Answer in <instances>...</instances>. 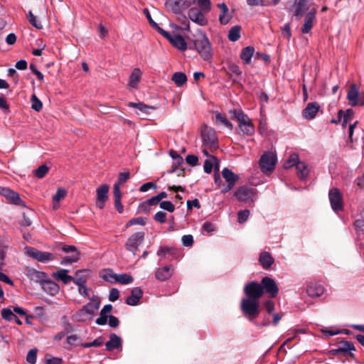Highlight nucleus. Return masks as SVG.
Masks as SVG:
<instances>
[{
	"label": "nucleus",
	"mask_w": 364,
	"mask_h": 364,
	"mask_svg": "<svg viewBox=\"0 0 364 364\" xmlns=\"http://www.w3.org/2000/svg\"><path fill=\"white\" fill-rule=\"evenodd\" d=\"M244 293L246 298L241 300L240 309L243 315L250 321H252L260 314L259 299L264 294L261 283L250 282L246 284L244 287Z\"/></svg>",
	"instance_id": "obj_1"
},
{
	"label": "nucleus",
	"mask_w": 364,
	"mask_h": 364,
	"mask_svg": "<svg viewBox=\"0 0 364 364\" xmlns=\"http://www.w3.org/2000/svg\"><path fill=\"white\" fill-rule=\"evenodd\" d=\"M233 119H236L239 124L241 132L247 135L252 136L254 134L255 129L252 120L244 113L242 109H235L230 111Z\"/></svg>",
	"instance_id": "obj_2"
},
{
	"label": "nucleus",
	"mask_w": 364,
	"mask_h": 364,
	"mask_svg": "<svg viewBox=\"0 0 364 364\" xmlns=\"http://www.w3.org/2000/svg\"><path fill=\"white\" fill-rule=\"evenodd\" d=\"M193 43L200 57L204 60H210L213 57V51L208 37L205 34H202L194 40Z\"/></svg>",
	"instance_id": "obj_3"
},
{
	"label": "nucleus",
	"mask_w": 364,
	"mask_h": 364,
	"mask_svg": "<svg viewBox=\"0 0 364 364\" xmlns=\"http://www.w3.org/2000/svg\"><path fill=\"white\" fill-rule=\"evenodd\" d=\"M277 156L273 152H264L259 159V167L263 173H270L274 169Z\"/></svg>",
	"instance_id": "obj_4"
},
{
	"label": "nucleus",
	"mask_w": 364,
	"mask_h": 364,
	"mask_svg": "<svg viewBox=\"0 0 364 364\" xmlns=\"http://www.w3.org/2000/svg\"><path fill=\"white\" fill-rule=\"evenodd\" d=\"M201 136L205 146L210 149H215L217 147L218 138L213 129L204 125L201 130Z\"/></svg>",
	"instance_id": "obj_5"
},
{
	"label": "nucleus",
	"mask_w": 364,
	"mask_h": 364,
	"mask_svg": "<svg viewBox=\"0 0 364 364\" xmlns=\"http://www.w3.org/2000/svg\"><path fill=\"white\" fill-rule=\"evenodd\" d=\"M26 252L28 256L38 262L46 263L54 259L53 254L48 252H42L32 247H26Z\"/></svg>",
	"instance_id": "obj_6"
},
{
	"label": "nucleus",
	"mask_w": 364,
	"mask_h": 364,
	"mask_svg": "<svg viewBox=\"0 0 364 364\" xmlns=\"http://www.w3.org/2000/svg\"><path fill=\"white\" fill-rule=\"evenodd\" d=\"M338 347L336 349H332L329 351V353L332 355H349L352 359L355 358V355L351 351L355 350L353 343L350 341H343L338 344Z\"/></svg>",
	"instance_id": "obj_7"
},
{
	"label": "nucleus",
	"mask_w": 364,
	"mask_h": 364,
	"mask_svg": "<svg viewBox=\"0 0 364 364\" xmlns=\"http://www.w3.org/2000/svg\"><path fill=\"white\" fill-rule=\"evenodd\" d=\"M144 240V232H137L132 234L127 240L125 243L126 249L132 252L134 255H136L139 246Z\"/></svg>",
	"instance_id": "obj_8"
},
{
	"label": "nucleus",
	"mask_w": 364,
	"mask_h": 364,
	"mask_svg": "<svg viewBox=\"0 0 364 364\" xmlns=\"http://www.w3.org/2000/svg\"><path fill=\"white\" fill-rule=\"evenodd\" d=\"M221 173L228 183L226 186L223 183V189L221 190L222 193H225L233 188L239 180V176L228 168H224Z\"/></svg>",
	"instance_id": "obj_9"
},
{
	"label": "nucleus",
	"mask_w": 364,
	"mask_h": 364,
	"mask_svg": "<svg viewBox=\"0 0 364 364\" xmlns=\"http://www.w3.org/2000/svg\"><path fill=\"white\" fill-rule=\"evenodd\" d=\"M260 283L264 294H267L271 298H275L277 296L279 287L273 279L269 277H264L262 279Z\"/></svg>",
	"instance_id": "obj_10"
},
{
	"label": "nucleus",
	"mask_w": 364,
	"mask_h": 364,
	"mask_svg": "<svg viewBox=\"0 0 364 364\" xmlns=\"http://www.w3.org/2000/svg\"><path fill=\"white\" fill-rule=\"evenodd\" d=\"M328 197L331 208L334 211L337 212L343 210V197L338 188H334L331 189L328 193Z\"/></svg>",
	"instance_id": "obj_11"
},
{
	"label": "nucleus",
	"mask_w": 364,
	"mask_h": 364,
	"mask_svg": "<svg viewBox=\"0 0 364 364\" xmlns=\"http://www.w3.org/2000/svg\"><path fill=\"white\" fill-rule=\"evenodd\" d=\"M206 14L197 7H192L188 10V18L196 23L200 26H205L208 24V20L205 15Z\"/></svg>",
	"instance_id": "obj_12"
},
{
	"label": "nucleus",
	"mask_w": 364,
	"mask_h": 364,
	"mask_svg": "<svg viewBox=\"0 0 364 364\" xmlns=\"http://www.w3.org/2000/svg\"><path fill=\"white\" fill-rule=\"evenodd\" d=\"M0 193L4 196L8 200L15 205L21 207L26 206L25 202L21 199L19 194L16 192L8 188H1Z\"/></svg>",
	"instance_id": "obj_13"
},
{
	"label": "nucleus",
	"mask_w": 364,
	"mask_h": 364,
	"mask_svg": "<svg viewBox=\"0 0 364 364\" xmlns=\"http://www.w3.org/2000/svg\"><path fill=\"white\" fill-rule=\"evenodd\" d=\"M235 196L240 201L252 200L255 196V189L246 186H241L235 192Z\"/></svg>",
	"instance_id": "obj_14"
},
{
	"label": "nucleus",
	"mask_w": 364,
	"mask_h": 364,
	"mask_svg": "<svg viewBox=\"0 0 364 364\" xmlns=\"http://www.w3.org/2000/svg\"><path fill=\"white\" fill-rule=\"evenodd\" d=\"M109 190V186L107 184H102V186L98 187L96 190V192H97L96 205L100 209L104 208L105 203L108 199Z\"/></svg>",
	"instance_id": "obj_15"
},
{
	"label": "nucleus",
	"mask_w": 364,
	"mask_h": 364,
	"mask_svg": "<svg viewBox=\"0 0 364 364\" xmlns=\"http://www.w3.org/2000/svg\"><path fill=\"white\" fill-rule=\"evenodd\" d=\"M316 9H313L306 14L304 23L301 28L303 33H309L314 26V21L316 18Z\"/></svg>",
	"instance_id": "obj_16"
},
{
	"label": "nucleus",
	"mask_w": 364,
	"mask_h": 364,
	"mask_svg": "<svg viewBox=\"0 0 364 364\" xmlns=\"http://www.w3.org/2000/svg\"><path fill=\"white\" fill-rule=\"evenodd\" d=\"M173 272V267L172 265H166L162 268H159L156 273L155 277L159 281H166L169 279Z\"/></svg>",
	"instance_id": "obj_17"
},
{
	"label": "nucleus",
	"mask_w": 364,
	"mask_h": 364,
	"mask_svg": "<svg viewBox=\"0 0 364 364\" xmlns=\"http://www.w3.org/2000/svg\"><path fill=\"white\" fill-rule=\"evenodd\" d=\"M122 346V338L116 333H112L109 334V340L105 343L106 350L112 351L114 349H118Z\"/></svg>",
	"instance_id": "obj_18"
},
{
	"label": "nucleus",
	"mask_w": 364,
	"mask_h": 364,
	"mask_svg": "<svg viewBox=\"0 0 364 364\" xmlns=\"http://www.w3.org/2000/svg\"><path fill=\"white\" fill-rule=\"evenodd\" d=\"M143 296V291L139 287H135L131 291V294L126 299V304L129 306H136Z\"/></svg>",
	"instance_id": "obj_19"
},
{
	"label": "nucleus",
	"mask_w": 364,
	"mask_h": 364,
	"mask_svg": "<svg viewBox=\"0 0 364 364\" xmlns=\"http://www.w3.org/2000/svg\"><path fill=\"white\" fill-rule=\"evenodd\" d=\"M360 96L356 85L352 84L348 91L347 99L349 101V105L355 107L359 105V97Z\"/></svg>",
	"instance_id": "obj_20"
},
{
	"label": "nucleus",
	"mask_w": 364,
	"mask_h": 364,
	"mask_svg": "<svg viewBox=\"0 0 364 364\" xmlns=\"http://www.w3.org/2000/svg\"><path fill=\"white\" fill-rule=\"evenodd\" d=\"M319 107V105L317 102L309 103L303 110V117L307 119H313L316 116Z\"/></svg>",
	"instance_id": "obj_21"
},
{
	"label": "nucleus",
	"mask_w": 364,
	"mask_h": 364,
	"mask_svg": "<svg viewBox=\"0 0 364 364\" xmlns=\"http://www.w3.org/2000/svg\"><path fill=\"white\" fill-rule=\"evenodd\" d=\"M306 292L311 297H318L323 294L324 288L316 282H310L307 286Z\"/></svg>",
	"instance_id": "obj_22"
},
{
	"label": "nucleus",
	"mask_w": 364,
	"mask_h": 364,
	"mask_svg": "<svg viewBox=\"0 0 364 364\" xmlns=\"http://www.w3.org/2000/svg\"><path fill=\"white\" fill-rule=\"evenodd\" d=\"M42 289L50 295H55L59 291V286L55 282L50 279H46L41 282Z\"/></svg>",
	"instance_id": "obj_23"
},
{
	"label": "nucleus",
	"mask_w": 364,
	"mask_h": 364,
	"mask_svg": "<svg viewBox=\"0 0 364 364\" xmlns=\"http://www.w3.org/2000/svg\"><path fill=\"white\" fill-rule=\"evenodd\" d=\"M95 303L90 302L84 305L80 310L79 313L82 314L93 315L95 311L97 310L100 305V301L97 299H92Z\"/></svg>",
	"instance_id": "obj_24"
},
{
	"label": "nucleus",
	"mask_w": 364,
	"mask_h": 364,
	"mask_svg": "<svg viewBox=\"0 0 364 364\" xmlns=\"http://www.w3.org/2000/svg\"><path fill=\"white\" fill-rule=\"evenodd\" d=\"M168 41L180 50L184 51L187 49V43L181 35L171 36Z\"/></svg>",
	"instance_id": "obj_25"
},
{
	"label": "nucleus",
	"mask_w": 364,
	"mask_h": 364,
	"mask_svg": "<svg viewBox=\"0 0 364 364\" xmlns=\"http://www.w3.org/2000/svg\"><path fill=\"white\" fill-rule=\"evenodd\" d=\"M259 262L262 267H263V269H268L274 263V259L269 252H262L259 255Z\"/></svg>",
	"instance_id": "obj_26"
},
{
	"label": "nucleus",
	"mask_w": 364,
	"mask_h": 364,
	"mask_svg": "<svg viewBox=\"0 0 364 364\" xmlns=\"http://www.w3.org/2000/svg\"><path fill=\"white\" fill-rule=\"evenodd\" d=\"M112 310V306L111 304H106L104 306L102 309L100 311V317H98L95 322L100 326H104L107 323L109 316L107 314L110 313Z\"/></svg>",
	"instance_id": "obj_27"
},
{
	"label": "nucleus",
	"mask_w": 364,
	"mask_h": 364,
	"mask_svg": "<svg viewBox=\"0 0 364 364\" xmlns=\"http://www.w3.org/2000/svg\"><path fill=\"white\" fill-rule=\"evenodd\" d=\"M68 270L60 269L53 274V277L58 280L62 281L65 284H68L73 280V277L68 274Z\"/></svg>",
	"instance_id": "obj_28"
},
{
	"label": "nucleus",
	"mask_w": 364,
	"mask_h": 364,
	"mask_svg": "<svg viewBox=\"0 0 364 364\" xmlns=\"http://www.w3.org/2000/svg\"><path fill=\"white\" fill-rule=\"evenodd\" d=\"M165 6L175 14H181L184 10L180 0H166Z\"/></svg>",
	"instance_id": "obj_29"
},
{
	"label": "nucleus",
	"mask_w": 364,
	"mask_h": 364,
	"mask_svg": "<svg viewBox=\"0 0 364 364\" xmlns=\"http://www.w3.org/2000/svg\"><path fill=\"white\" fill-rule=\"evenodd\" d=\"M255 53V48L252 46L244 48L240 53V58L245 64H250Z\"/></svg>",
	"instance_id": "obj_30"
},
{
	"label": "nucleus",
	"mask_w": 364,
	"mask_h": 364,
	"mask_svg": "<svg viewBox=\"0 0 364 364\" xmlns=\"http://www.w3.org/2000/svg\"><path fill=\"white\" fill-rule=\"evenodd\" d=\"M171 80L178 87H181L187 82L188 79L185 73L176 72L172 75Z\"/></svg>",
	"instance_id": "obj_31"
},
{
	"label": "nucleus",
	"mask_w": 364,
	"mask_h": 364,
	"mask_svg": "<svg viewBox=\"0 0 364 364\" xmlns=\"http://www.w3.org/2000/svg\"><path fill=\"white\" fill-rule=\"evenodd\" d=\"M129 107L137 108L141 112L145 113V114H150L151 110L155 109L154 107L149 106L147 105H145L143 102H138V103L129 102Z\"/></svg>",
	"instance_id": "obj_32"
},
{
	"label": "nucleus",
	"mask_w": 364,
	"mask_h": 364,
	"mask_svg": "<svg viewBox=\"0 0 364 364\" xmlns=\"http://www.w3.org/2000/svg\"><path fill=\"white\" fill-rule=\"evenodd\" d=\"M297 170V175L300 179H305L309 175V169L307 165L301 161L296 166Z\"/></svg>",
	"instance_id": "obj_33"
},
{
	"label": "nucleus",
	"mask_w": 364,
	"mask_h": 364,
	"mask_svg": "<svg viewBox=\"0 0 364 364\" xmlns=\"http://www.w3.org/2000/svg\"><path fill=\"white\" fill-rule=\"evenodd\" d=\"M241 26L236 25L231 28L228 33V39L232 42L238 41L240 38Z\"/></svg>",
	"instance_id": "obj_34"
},
{
	"label": "nucleus",
	"mask_w": 364,
	"mask_h": 364,
	"mask_svg": "<svg viewBox=\"0 0 364 364\" xmlns=\"http://www.w3.org/2000/svg\"><path fill=\"white\" fill-rule=\"evenodd\" d=\"M141 72L139 68L134 69L129 77V85L132 87H135L136 85L140 81Z\"/></svg>",
	"instance_id": "obj_35"
},
{
	"label": "nucleus",
	"mask_w": 364,
	"mask_h": 364,
	"mask_svg": "<svg viewBox=\"0 0 364 364\" xmlns=\"http://www.w3.org/2000/svg\"><path fill=\"white\" fill-rule=\"evenodd\" d=\"M199 10L208 14L211 10L210 0H196V1Z\"/></svg>",
	"instance_id": "obj_36"
},
{
	"label": "nucleus",
	"mask_w": 364,
	"mask_h": 364,
	"mask_svg": "<svg viewBox=\"0 0 364 364\" xmlns=\"http://www.w3.org/2000/svg\"><path fill=\"white\" fill-rule=\"evenodd\" d=\"M300 162L299 155L296 153H293L290 155L288 161L284 163V167L285 168H289L294 166H296Z\"/></svg>",
	"instance_id": "obj_37"
},
{
	"label": "nucleus",
	"mask_w": 364,
	"mask_h": 364,
	"mask_svg": "<svg viewBox=\"0 0 364 364\" xmlns=\"http://www.w3.org/2000/svg\"><path fill=\"white\" fill-rule=\"evenodd\" d=\"M242 73V72L237 65L231 63L228 66L227 74L230 75V77H232L233 75L236 77H240Z\"/></svg>",
	"instance_id": "obj_38"
},
{
	"label": "nucleus",
	"mask_w": 364,
	"mask_h": 364,
	"mask_svg": "<svg viewBox=\"0 0 364 364\" xmlns=\"http://www.w3.org/2000/svg\"><path fill=\"white\" fill-rule=\"evenodd\" d=\"M134 281L133 277L127 274H117L116 282L122 284H129Z\"/></svg>",
	"instance_id": "obj_39"
},
{
	"label": "nucleus",
	"mask_w": 364,
	"mask_h": 364,
	"mask_svg": "<svg viewBox=\"0 0 364 364\" xmlns=\"http://www.w3.org/2000/svg\"><path fill=\"white\" fill-rule=\"evenodd\" d=\"M27 19L29 23L35 28L38 29H41L43 28L41 23L37 20L36 16L33 15L31 11H28L27 14Z\"/></svg>",
	"instance_id": "obj_40"
},
{
	"label": "nucleus",
	"mask_w": 364,
	"mask_h": 364,
	"mask_svg": "<svg viewBox=\"0 0 364 364\" xmlns=\"http://www.w3.org/2000/svg\"><path fill=\"white\" fill-rule=\"evenodd\" d=\"M31 108L36 112H39L42 109L43 103L37 97V96L33 94L31 97Z\"/></svg>",
	"instance_id": "obj_41"
},
{
	"label": "nucleus",
	"mask_w": 364,
	"mask_h": 364,
	"mask_svg": "<svg viewBox=\"0 0 364 364\" xmlns=\"http://www.w3.org/2000/svg\"><path fill=\"white\" fill-rule=\"evenodd\" d=\"M215 119L217 122H220L223 124L225 127L229 128L230 129H232L233 125L231 122H230L226 117L224 114H220V112H216L215 114Z\"/></svg>",
	"instance_id": "obj_42"
},
{
	"label": "nucleus",
	"mask_w": 364,
	"mask_h": 364,
	"mask_svg": "<svg viewBox=\"0 0 364 364\" xmlns=\"http://www.w3.org/2000/svg\"><path fill=\"white\" fill-rule=\"evenodd\" d=\"M214 161H216V157L214 156H210L209 159H206L204 162V171L207 173H210L212 172Z\"/></svg>",
	"instance_id": "obj_43"
},
{
	"label": "nucleus",
	"mask_w": 364,
	"mask_h": 364,
	"mask_svg": "<svg viewBox=\"0 0 364 364\" xmlns=\"http://www.w3.org/2000/svg\"><path fill=\"white\" fill-rule=\"evenodd\" d=\"M146 223V218L143 217L134 218L129 220L126 224V228L131 227L135 225H145Z\"/></svg>",
	"instance_id": "obj_44"
},
{
	"label": "nucleus",
	"mask_w": 364,
	"mask_h": 364,
	"mask_svg": "<svg viewBox=\"0 0 364 364\" xmlns=\"http://www.w3.org/2000/svg\"><path fill=\"white\" fill-rule=\"evenodd\" d=\"M117 274H114L112 270L107 269L105 273L101 275V277L106 282L113 283L116 282Z\"/></svg>",
	"instance_id": "obj_45"
},
{
	"label": "nucleus",
	"mask_w": 364,
	"mask_h": 364,
	"mask_svg": "<svg viewBox=\"0 0 364 364\" xmlns=\"http://www.w3.org/2000/svg\"><path fill=\"white\" fill-rule=\"evenodd\" d=\"M82 272V271L76 272L75 277H73V280L72 281L78 287L85 284L87 282L86 277L80 274Z\"/></svg>",
	"instance_id": "obj_46"
},
{
	"label": "nucleus",
	"mask_w": 364,
	"mask_h": 364,
	"mask_svg": "<svg viewBox=\"0 0 364 364\" xmlns=\"http://www.w3.org/2000/svg\"><path fill=\"white\" fill-rule=\"evenodd\" d=\"M48 170V167L46 165H41L34 171V175L38 178H42L46 176Z\"/></svg>",
	"instance_id": "obj_47"
},
{
	"label": "nucleus",
	"mask_w": 364,
	"mask_h": 364,
	"mask_svg": "<svg viewBox=\"0 0 364 364\" xmlns=\"http://www.w3.org/2000/svg\"><path fill=\"white\" fill-rule=\"evenodd\" d=\"M354 114V111L352 109H348L345 113H343L342 117L343 118L342 126L346 127L348 122L351 120Z\"/></svg>",
	"instance_id": "obj_48"
},
{
	"label": "nucleus",
	"mask_w": 364,
	"mask_h": 364,
	"mask_svg": "<svg viewBox=\"0 0 364 364\" xmlns=\"http://www.w3.org/2000/svg\"><path fill=\"white\" fill-rule=\"evenodd\" d=\"M14 316V311L9 308H5L1 310V316L6 321H13Z\"/></svg>",
	"instance_id": "obj_49"
},
{
	"label": "nucleus",
	"mask_w": 364,
	"mask_h": 364,
	"mask_svg": "<svg viewBox=\"0 0 364 364\" xmlns=\"http://www.w3.org/2000/svg\"><path fill=\"white\" fill-rule=\"evenodd\" d=\"M160 200L158 198L157 196H155L154 197H151V198L148 199L146 202H144L140 204L139 208H146L147 205H156L159 203H160Z\"/></svg>",
	"instance_id": "obj_50"
},
{
	"label": "nucleus",
	"mask_w": 364,
	"mask_h": 364,
	"mask_svg": "<svg viewBox=\"0 0 364 364\" xmlns=\"http://www.w3.org/2000/svg\"><path fill=\"white\" fill-rule=\"evenodd\" d=\"M159 205L161 209L167 210L169 213H173L175 210V206L171 201H161Z\"/></svg>",
	"instance_id": "obj_51"
},
{
	"label": "nucleus",
	"mask_w": 364,
	"mask_h": 364,
	"mask_svg": "<svg viewBox=\"0 0 364 364\" xmlns=\"http://www.w3.org/2000/svg\"><path fill=\"white\" fill-rule=\"evenodd\" d=\"M66 196V191L63 188H58L55 194L53 196V202L59 203L60 200Z\"/></svg>",
	"instance_id": "obj_52"
},
{
	"label": "nucleus",
	"mask_w": 364,
	"mask_h": 364,
	"mask_svg": "<svg viewBox=\"0 0 364 364\" xmlns=\"http://www.w3.org/2000/svg\"><path fill=\"white\" fill-rule=\"evenodd\" d=\"M37 360V350L31 349L26 356V360L31 364H35Z\"/></svg>",
	"instance_id": "obj_53"
},
{
	"label": "nucleus",
	"mask_w": 364,
	"mask_h": 364,
	"mask_svg": "<svg viewBox=\"0 0 364 364\" xmlns=\"http://www.w3.org/2000/svg\"><path fill=\"white\" fill-rule=\"evenodd\" d=\"M45 360L47 364H62L63 359L58 357H53L49 354L45 356Z\"/></svg>",
	"instance_id": "obj_54"
},
{
	"label": "nucleus",
	"mask_w": 364,
	"mask_h": 364,
	"mask_svg": "<svg viewBox=\"0 0 364 364\" xmlns=\"http://www.w3.org/2000/svg\"><path fill=\"white\" fill-rule=\"evenodd\" d=\"M153 218L159 223H164L166 221V213L163 211H158L154 215Z\"/></svg>",
	"instance_id": "obj_55"
},
{
	"label": "nucleus",
	"mask_w": 364,
	"mask_h": 364,
	"mask_svg": "<svg viewBox=\"0 0 364 364\" xmlns=\"http://www.w3.org/2000/svg\"><path fill=\"white\" fill-rule=\"evenodd\" d=\"M250 215V210H240L237 213V220L240 223H245L248 217Z\"/></svg>",
	"instance_id": "obj_56"
},
{
	"label": "nucleus",
	"mask_w": 364,
	"mask_h": 364,
	"mask_svg": "<svg viewBox=\"0 0 364 364\" xmlns=\"http://www.w3.org/2000/svg\"><path fill=\"white\" fill-rule=\"evenodd\" d=\"M182 243L185 247H191L193 244V237L191 235H185L181 238Z\"/></svg>",
	"instance_id": "obj_57"
},
{
	"label": "nucleus",
	"mask_w": 364,
	"mask_h": 364,
	"mask_svg": "<svg viewBox=\"0 0 364 364\" xmlns=\"http://www.w3.org/2000/svg\"><path fill=\"white\" fill-rule=\"evenodd\" d=\"M0 109L5 112H9V105L3 95H0Z\"/></svg>",
	"instance_id": "obj_58"
},
{
	"label": "nucleus",
	"mask_w": 364,
	"mask_h": 364,
	"mask_svg": "<svg viewBox=\"0 0 364 364\" xmlns=\"http://www.w3.org/2000/svg\"><path fill=\"white\" fill-rule=\"evenodd\" d=\"M33 274L36 278V281L40 282L41 284L42 281H45L47 279V274L45 272L33 270Z\"/></svg>",
	"instance_id": "obj_59"
},
{
	"label": "nucleus",
	"mask_w": 364,
	"mask_h": 364,
	"mask_svg": "<svg viewBox=\"0 0 364 364\" xmlns=\"http://www.w3.org/2000/svg\"><path fill=\"white\" fill-rule=\"evenodd\" d=\"M119 291L116 288H112L109 290V300L110 301H115L119 299Z\"/></svg>",
	"instance_id": "obj_60"
},
{
	"label": "nucleus",
	"mask_w": 364,
	"mask_h": 364,
	"mask_svg": "<svg viewBox=\"0 0 364 364\" xmlns=\"http://www.w3.org/2000/svg\"><path fill=\"white\" fill-rule=\"evenodd\" d=\"M129 178H130V173L129 171L120 173L118 176V181L116 183L121 185V184L125 183Z\"/></svg>",
	"instance_id": "obj_61"
},
{
	"label": "nucleus",
	"mask_w": 364,
	"mask_h": 364,
	"mask_svg": "<svg viewBox=\"0 0 364 364\" xmlns=\"http://www.w3.org/2000/svg\"><path fill=\"white\" fill-rule=\"evenodd\" d=\"M150 188L156 189L157 188L156 184L154 182H147L146 183H144L139 188V191L141 192H146V191H149Z\"/></svg>",
	"instance_id": "obj_62"
},
{
	"label": "nucleus",
	"mask_w": 364,
	"mask_h": 364,
	"mask_svg": "<svg viewBox=\"0 0 364 364\" xmlns=\"http://www.w3.org/2000/svg\"><path fill=\"white\" fill-rule=\"evenodd\" d=\"M79 257L77 255L65 257L63 259L61 264H72L77 262Z\"/></svg>",
	"instance_id": "obj_63"
},
{
	"label": "nucleus",
	"mask_w": 364,
	"mask_h": 364,
	"mask_svg": "<svg viewBox=\"0 0 364 364\" xmlns=\"http://www.w3.org/2000/svg\"><path fill=\"white\" fill-rule=\"evenodd\" d=\"M186 161L189 165L195 166L198 164V158L196 155L190 154L186 156Z\"/></svg>",
	"instance_id": "obj_64"
}]
</instances>
